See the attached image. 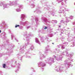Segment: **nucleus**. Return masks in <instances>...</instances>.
<instances>
[{"instance_id": "1", "label": "nucleus", "mask_w": 75, "mask_h": 75, "mask_svg": "<svg viewBox=\"0 0 75 75\" xmlns=\"http://www.w3.org/2000/svg\"><path fill=\"white\" fill-rule=\"evenodd\" d=\"M6 67V64H3V68H5V67Z\"/></svg>"}, {"instance_id": "2", "label": "nucleus", "mask_w": 75, "mask_h": 75, "mask_svg": "<svg viewBox=\"0 0 75 75\" xmlns=\"http://www.w3.org/2000/svg\"><path fill=\"white\" fill-rule=\"evenodd\" d=\"M17 27H20V25H16V26H15V28H17Z\"/></svg>"}, {"instance_id": "3", "label": "nucleus", "mask_w": 75, "mask_h": 75, "mask_svg": "<svg viewBox=\"0 0 75 75\" xmlns=\"http://www.w3.org/2000/svg\"><path fill=\"white\" fill-rule=\"evenodd\" d=\"M45 30V29H47V27H45L44 28Z\"/></svg>"}, {"instance_id": "4", "label": "nucleus", "mask_w": 75, "mask_h": 75, "mask_svg": "<svg viewBox=\"0 0 75 75\" xmlns=\"http://www.w3.org/2000/svg\"><path fill=\"white\" fill-rule=\"evenodd\" d=\"M1 30H0V33H1Z\"/></svg>"}, {"instance_id": "5", "label": "nucleus", "mask_w": 75, "mask_h": 75, "mask_svg": "<svg viewBox=\"0 0 75 75\" xmlns=\"http://www.w3.org/2000/svg\"><path fill=\"white\" fill-rule=\"evenodd\" d=\"M52 44H54V43H52Z\"/></svg>"}, {"instance_id": "6", "label": "nucleus", "mask_w": 75, "mask_h": 75, "mask_svg": "<svg viewBox=\"0 0 75 75\" xmlns=\"http://www.w3.org/2000/svg\"><path fill=\"white\" fill-rule=\"evenodd\" d=\"M59 27H61V26H59Z\"/></svg>"}]
</instances>
